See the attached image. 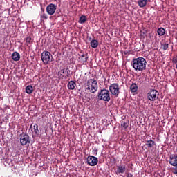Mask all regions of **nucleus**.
Returning a JSON list of instances; mask_svg holds the SVG:
<instances>
[{"label":"nucleus","mask_w":177,"mask_h":177,"mask_svg":"<svg viewBox=\"0 0 177 177\" xmlns=\"http://www.w3.org/2000/svg\"><path fill=\"white\" fill-rule=\"evenodd\" d=\"M125 171H127V167L124 165H120L118 166L115 174L116 175H120V174H125Z\"/></svg>","instance_id":"obj_12"},{"label":"nucleus","mask_w":177,"mask_h":177,"mask_svg":"<svg viewBox=\"0 0 177 177\" xmlns=\"http://www.w3.org/2000/svg\"><path fill=\"white\" fill-rule=\"evenodd\" d=\"M40 19H43V20H46L48 19V15L45 14V11H41L40 15Z\"/></svg>","instance_id":"obj_25"},{"label":"nucleus","mask_w":177,"mask_h":177,"mask_svg":"<svg viewBox=\"0 0 177 177\" xmlns=\"http://www.w3.org/2000/svg\"><path fill=\"white\" fill-rule=\"evenodd\" d=\"M130 90L132 93H135V92H138V85L136 83H133L130 86Z\"/></svg>","instance_id":"obj_20"},{"label":"nucleus","mask_w":177,"mask_h":177,"mask_svg":"<svg viewBox=\"0 0 177 177\" xmlns=\"http://www.w3.org/2000/svg\"><path fill=\"white\" fill-rule=\"evenodd\" d=\"M41 59L44 64H49L52 62L53 56L48 51H44L41 55Z\"/></svg>","instance_id":"obj_6"},{"label":"nucleus","mask_w":177,"mask_h":177,"mask_svg":"<svg viewBox=\"0 0 177 177\" xmlns=\"http://www.w3.org/2000/svg\"><path fill=\"white\" fill-rule=\"evenodd\" d=\"M85 90L90 92V93H96L99 86H97V80L95 79H88L85 84Z\"/></svg>","instance_id":"obj_2"},{"label":"nucleus","mask_w":177,"mask_h":177,"mask_svg":"<svg viewBox=\"0 0 177 177\" xmlns=\"http://www.w3.org/2000/svg\"><path fill=\"white\" fill-rule=\"evenodd\" d=\"M86 21V17L85 15H82L78 23L80 24H84Z\"/></svg>","instance_id":"obj_23"},{"label":"nucleus","mask_w":177,"mask_h":177,"mask_svg":"<svg viewBox=\"0 0 177 177\" xmlns=\"http://www.w3.org/2000/svg\"><path fill=\"white\" fill-rule=\"evenodd\" d=\"M147 96L148 100H149L150 102H155V100H157V99H158V96H160V93H158V91L156 89H151L148 92Z\"/></svg>","instance_id":"obj_5"},{"label":"nucleus","mask_w":177,"mask_h":177,"mask_svg":"<svg viewBox=\"0 0 177 177\" xmlns=\"http://www.w3.org/2000/svg\"><path fill=\"white\" fill-rule=\"evenodd\" d=\"M24 41H25V45H26L28 48H31V46H32V44H34V39L30 36H28L26 38H25Z\"/></svg>","instance_id":"obj_13"},{"label":"nucleus","mask_w":177,"mask_h":177,"mask_svg":"<svg viewBox=\"0 0 177 177\" xmlns=\"http://www.w3.org/2000/svg\"><path fill=\"white\" fill-rule=\"evenodd\" d=\"M157 32L161 37L165 34V29L162 27L158 28Z\"/></svg>","instance_id":"obj_21"},{"label":"nucleus","mask_w":177,"mask_h":177,"mask_svg":"<svg viewBox=\"0 0 177 177\" xmlns=\"http://www.w3.org/2000/svg\"><path fill=\"white\" fill-rule=\"evenodd\" d=\"M127 177H133V174L131 173H127L126 175Z\"/></svg>","instance_id":"obj_29"},{"label":"nucleus","mask_w":177,"mask_h":177,"mask_svg":"<svg viewBox=\"0 0 177 177\" xmlns=\"http://www.w3.org/2000/svg\"><path fill=\"white\" fill-rule=\"evenodd\" d=\"M88 54H82L80 57H79V62L82 64H85L88 62Z\"/></svg>","instance_id":"obj_14"},{"label":"nucleus","mask_w":177,"mask_h":177,"mask_svg":"<svg viewBox=\"0 0 177 177\" xmlns=\"http://www.w3.org/2000/svg\"><path fill=\"white\" fill-rule=\"evenodd\" d=\"M109 91L111 95L118 97V95H120V86L117 83H113L109 86Z\"/></svg>","instance_id":"obj_7"},{"label":"nucleus","mask_w":177,"mask_h":177,"mask_svg":"<svg viewBox=\"0 0 177 177\" xmlns=\"http://www.w3.org/2000/svg\"><path fill=\"white\" fill-rule=\"evenodd\" d=\"M90 45L91 48H93V49H96V48L99 46V41H97V40L96 39H93L91 41Z\"/></svg>","instance_id":"obj_19"},{"label":"nucleus","mask_w":177,"mask_h":177,"mask_svg":"<svg viewBox=\"0 0 177 177\" xmlns=\"http://www.w3.org/2000/svg\"><path fill=\"white\" fill-rule=\"evenodd\" d=\"M33 129L35 135H38L39 133V130L38 129V124H35L33 125Z\"/></svg>","instance_id":"obj_26"},{"label":"nucleus","mask_w":177,"mask_h":177,"mask_svg":"<svg viewBox=\"0 0 177 177\" xmlns=\"http://www.w3.org/2000/svg\"><path fill=\"white\" fill-rule=\"evenodd\" d=\"M30 128H32V124L30 125Z\"/></svg>","instance_id":"obj_32"},{"label":"nucleus","mask_w":177,"mask_h":177,"mask_svg":"<svg viewBox=\"0 0 177 177\" xmlns=\"http://www.w3.org/2000/svg\"><path fill=\"white\" fill-rule=\"evenodd\" d=\"M93 153L95 154V156H97V149H93Z\"/></svg>","instance_id":"obj_31"},{"label":"nucleus","mask_w":177,"mask_h":177,"mask_svg":"<svg viewBox=\"0 0 177 177\" xmlns=\"http://www.w3.org/2000/svg\"><path fill=\"white\" fill-rule=\"evenodd\" d=\"M98 100H103V102H110L111 97H110V91L107 89H102L98 93Z\"/></svg>","instance_id":"obj_3"},{"label":"nucleus","mask_w":177,"mask_h":177,"mask_svg":"<svg viewBox=\"0 0 177 177\" xmlns=\"http://www.w3.org/2000/svg\"><path fill=\"white\" fill-rule=\"evenodd\" d=\"M149 2H150V0H139L138 2V6H140V8H145Z\"/></svg>","instance_id":"obj_17"},{"label":"nucleus","mask_w":177,"mask_h":177,"mask_svg":"<svg viewBox=\"0 0 177 177\" xmlns=\"http://www.w3.org/2000/svg\"><path fill=\"white\" fill-rule=\"evenodd\" d=\"M33 88H32V86H27L26 88V93H28V95L31 94L32 92H33Z\"/></svg>","instance_id":"obj_24"},{"label":"nucleus","mask_w":177,"mask_h":177,"mask_svg":"<svg viewBox=\"0 0 177 177\" xmlns=\"http://www.w3.org/2000/svg\"><path fill=\"white\" fill-rule=\"evenodd\" d=\"M19 142L21 146H30V143H31L30 136L23 132L19 135Z\"/></svg>","instance_id":"obj_4"},{"label":"nucleus","mask_w":177,"mask_h":177,"mask_svg":"<svg viewBox=\"0 0 177 177\" xmlns=\"http://www.w3.org/2000/svg\"><path fill=\"white\" fill-rule=\"evenodd\" d=\"M77 86V83L73 80H71L68 83V89L70 91H74L75 89V87Z\"/></svg>","instance_id":"obj_15"},{"label":"nucleus","mask_w":177,"mask_h":177,"mask_svg":"<svg viewBox=\"0 0 177 177\" xmlns=\"http://www.w3.org/2000/svg\"><path fill=\"white\" fill-rule=\"evenodd\" d=\"M173 174H174V175H177V167H176L174 169Z\"/></svg>","instance_id":"obj_30"},{"label":"nucleus","mask_w":177,"mask_h":177,"mask_svg":"<svg viewBox=\"0 0 177 177\" xmlns=\"http://www.w3.org/2000/svg\"><path fill=\"white\" fill-rule=\"evenodd\" d=\"M70 70L68 68H63L58 72V76L60 80H67L70 77Z\"/></svg>","instance_id":"obj_8"},{"label":"nucleus","mask_w":177,"mask_h":177,"mask_svg":"<svg viewBox=\"0 0 177 177\" xmlns=\"http://www.w3.org/2000/svg\"><path fill=\"white\" fill-rule=\"evenodd\" d=\"M123 53L124 55H129V53H131V50H124Z\"/></svg>","instance_id":"obj_28"},{"label":"nucleus","mask_w":177,"mask_h":177,"mask_svg":"<svg viewBox=\"0 0 177 177\" xmlns=\"http://www.w3.org/2000/svg\"><path fill=\"white\" fill-rule=\"evenodd\" d=\"M145 146H147L149 149H151L153 146H156V141L153 140H147Z\"/></svg>","instance_id":"obj_16"},{"label":"nucleus","mask_w":177,"mask_h":177,"mask_svg":"<svg viewBox=\"0 0 177 177\" xmlns=\"http://www.w3.org/2000/svg\"><path fill=\"white\" fill-rule=\"evenodd\" d=\"M97 162H99V160L97 158L93 156H89L87 158V164L91 165V167H95V165H97Z\"/></svg>","instance_id":"obj_9"},{"label":"nucleus","mask_w":177,"mask_h":177,"mask_svg":"<svg viewBox=\"0 0 177 177\" xmlns=\"http://www.w3.org/2000/svg\"><path fill=\"white\" fill-rule=\"evenodd\" d=\"M169 48V44L167 43L162 44V49H163V50H167Z\"/></svg>","instance_id":"obj_27"},{"label":"nucleus","mask_w":177,"mask_h":177,"mask_svg":"<svg viewBox=\"0 0 177 177\" xmlns=\"http://www.w3.org/2000/svg\"><path fill=\"white\" fill-rule=\"evenodd\" d=\"M120 124L121 127H123L124 129H127V128L129 127V122H125L124 120H122Z\"/></svg>","instance_id":"obj_22"},{"label":"nucleus","mask_w":177,"mask_h":177,"mask_svg":"<svg viewBox=\"0 0 177 177\" xmlns=\"http://www.w3.org/2000/svg\"><path fill=\"white\" fill-rule=\"evenodd\" d=\"M169 164L172 167H177V154H171L169 156Z\"/></svg>","instance_id":"obj_11"},{"label":"nucleus","mask_w":177,"mask_h":177,"mask_svg":"<svg viewBox=\"0 0 177 177\" xmlns=\"http://www.w3.org/2000/svg\"><path fill=\"white\" fill-rule=\"evenodd\" d=\"M12 59L14 62H19L20 60V54L17 52H14L12 54Z\"/></svg>","instance_id":"obj_18"},{"label":"nucleus","mask_w":177,"mask_h":177,"mask_svg":"<svg viewBox=\"0 0 177 177\" xmlns=\"http://www.w3.org/2000/svg\"><path fill=\"white\" fill-rule=\"evenodd\" d=\"M146 59L142 57H140L138 58H133L131 62V64L134 68L135 71H143L146 70V64H147Z\"/></svg>","instance_id":"obj_1"},{"label":"nucleus","mask_w":177,"mask_h":177,"mask_svg":"<svg viewBox=\"0 0 177 177\" xmlns=\"http://www.w3.org/2000/svg\"><path fill=\"white\" fill-rule=\"evenodd\" d=\"M56 9H57V6L50 3L48 6H47L46 10L48 13V15H50V16H52L53 15H55L56 12Z\"/></svg>","instance_id":"obj_10"}]
</instances>
